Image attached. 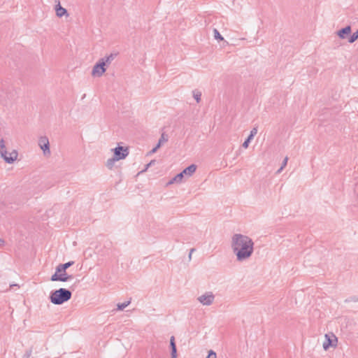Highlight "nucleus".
I'll return each instance as SVG.
<instances>
[{
	"instance_id": "7",
	"label": "nucleus",
	"mask_w": 358,
	"mask_h": 358,
	"mask_svg": "<svg viewBox=\"0 0 358 358\" xmlns=\"http://www.w3.org/2000/svg\"><path fill=\"white\" fill-rule=\"evenodd\" d=\"M61 268L56 267L55 273L51 276L50 280L52 281H61V282H67L71 279H73L72 275H69L66 273V271H61Z\"/></svg>"
},
{
	"instance_id": "17",
	"label": "nucleus",
	"mask_w": 358,
	"mask_h": 358,
	"mask_svg": "<svg viewBox=\"0 0 358 358\" xmlns=\"http://www.w3.org/2000/svg\"><path fill=\"white\" fill-rule=\"evenodd\" d=\"M115 162H117V160L115 159V158L113 157L111 159H108L107 160L106 166H107L108 169H112Z\"/></svg>"
},
{
	"instance_id": "22",
	"label": "nucleus",
	"mask_w": 358,
	"mask_h": 358,
	"mask_svg": "<svg viewBox=\"0 0 358 358\" xmlns=\"http://www.w3.org/2000/svg\"><path fill=\"white\" fill-rule=\"evenodd\" d=\"M213 34H214V38L216 40H220V41L224 40V38L221 36V34H220V32L218 31V30L217 29H213Z\"/></svg>"
},
{
	"instance_id": "3",
	"label": "nucleus",
	"mask_w": 358,
	"mask_h": 358,
	"mask_svg": "<svg viewBox=\"0 0 358 358\" xmlns=\"http://www.w3.org/2000/svg\"><path fill=\"white\" fill-rule=\"evenodd\" d=\"M0 156L8 164H13L17 159L18 152L16 150H7L6 143L3 138L0 140Z\"/></svg>"
},
{
	"instance_id": "24",
	"label": "nucleus",
	"mask_w": 358,
	"mask_h": 358,
	"mask_svg": "<svg viewBox=\"0 0 358 358\" xmlns=\"http://www.w3.org/2000/svg\"><path fill=\"white\" fill-rule=\"evenodd\" d=\"M216 357H217L216 353L213 350H211L208 352V355L207 356L206 358H216Z\"/></svg>"
},
{
	"instance_id": "26",
	"label": "nucleus",
	"mask_w": 358,
	"mask_h": 358,
	"mask_svg": "<svg viewBox=\"0 0 358 358\" xmlns=\"http://www.w3.org/2000/svg\"><path fill=\"white\" fill-rule=\"evenodd\" d=\"M31 350H28L25 352V353L23 355V358H29L31 355Z\"/></svg>"
},
{
	"instance_id": "15",
	"label": "nucleus",
	"mask_w": 358,
	"mask_h": 358,
	"mask_svg": "<svg viewBox=\"0 0 358 358\" xmlns=\"http://www.w3.org/2000/svg\"><path fill=\"white\" fill-rule=\"evenodd\" d=\"M170 347L171 349V358H176L177 350H176V343H175L174 336H171L170 338Z\"/></svg>"
},
{
	"instance_id": "12",
	"label": "nucleus",
	"mask_w": 358,
	"mask_h": 358,
	"mask_svg": "<svg viewBox=\"0 0 358 358\" xmlns=\"http://www.w3.org/2000/svg\"><path fill=\"white\" fill-rule=\"evenodd\" d=\"M168 141V136L164 134L163 133L162 135H161V137L159 140V142L157 144V145L150 151V153H155L157 152V150L162 146V145L166 142Z\"/></svg>"
},
{
	"instance_id": "8",
	"label": "nucleus",
	"mask_w": 358,
	"mask_h": 358,
	"mask_svg": "<svg viewBox=\"0 0 358 358\" xmlns=\"http://www.w3.org/2000/svg\"><path fill=\"white\" fill-rule=\"evenodd\" d=\"M112 151L114 153L113 157L117 161L125 159L129 153V148L127 147H123L120 145H118L114 149H112Z\"/></svg>"
},
{
	"instance_id": "9",
	"label": "nucleus",
	"mask_w": 358,
	"mask_h": 358,
	"mask_svg": "<svg viewBox=\"0 0 358 358\" xmlns=\"http://www.w3.org/2000/svg\"><path fill=\"white\" fill-rule=\"evenodd\" d=\"M38 146L43 151V154L45 157H49L51 155L50 149V142L46 136H41L38 139Z\"/></svg>"
},
{
	"instance_id": "1",
	"label": "nucleus",
	"mask_w": 358,
	"mask_h": 358,
	"mask_svg": "<svg viewBox=\"0 0 358 358\" xmlns=\"http://www.w3.org/2000/svg\"><path fill=\"white\" fill-rule=\"evenodd\" d=\"M254 242L248 236L236 233L231 236L230 246L238 262H245L254 252Z\"/></svg>"
},
{
	"instance_id": "23",
	"label": "nucleus",
	"mask_w": 358,
	"mask_h": 358,
	"mask_svg": "<svg viewBox=\"0 0 358 358\" xmlns=\"http://www.w3.org/2000/svg\"><path fill=\"white\" fill-rule=\"evenodd\" d=\"M253 139L252 137L251 136H249L247 138V139L244 141V143H243L242 146L244 148H248V145H249V143Z\"/></svg>"
},
{
	"instance_id": "11",
	"label": "nucleus",
	"mask_w": 358,
	"mask_h": 358,
	"mask_svg": "<svg viewBox=\"0 0 358 358\" xmlns=\"http://www.w3.org/2000/svg\"><path fill=\"white\" fill-rule=\"evenodd\" d=\"M55 13L56 15L59 17H62L63 16L69 17V15L67 10L60 5L59 1H58V3L55 6Z\"/></svg>"
},
{
	"instance_id": "20",
	"label": "nucleus",
	"mask_w": 358,
	"mask_h": 358,
	"mask_svg": "<svg viewBox=\"0 0 358 358\" xmlns=\"http://www.w3.org/2000/svg\"><path fill=\"white\" fill-rule=\"evenodd\" d=\"M193 96H194V99L196 101V102L199 103L201 101V92L195 90L193 92Z\"/></svg>"
},
{
	"instance_id": "30",
	"label": "nucleus",
	"mask_w": 358,
	"mask_h": 358,
	"mask_svg": "<svg viewBox=\"0 0 358 358\" xmlns=\"http://www.w3.org/2000/svg\"><path fill=\"white\" fill-rule=\"evenodd\" d=\"M189 258L191 259L192 258V253L189 252Z\"/></svg>"
},
{
	"instance_id": "6",
	"label": "nucleus",
	"mask_w": 358,
	"mask_h": 358,
	"mask_svg": "<svg viewBox=\"0 0 358 358\" xmlns=\"http://www.w3.org/2000/svg\"><path fill=\"white\" fill-rule=\"evenodd\" d=\"M215 299V295L210 291L205 292L196 298V300L203 306L212 305Z\"/></svg>"
},
{
	"instance_id": "2",
	"label": "nucleus",
	"mask_w": 358,
	"mask_h": 358,
	"mask_svg": "<svg viewBox=\"0 0 358 358\" xmlns=\"http://www.w3.org/2000/svg\"><path fill=\"white\" fill-rule=\"evenodd\" d=\"M72 296L70 290L65 288H60L50 293V300L55 305H61L68 301Z\"/></svg>"
},
{
	"instance_id": "16",
	"label": "nucleus",
	"mask_w": 358,
	"mask_h": 358,
	"mask_svg": "<svg viewBox=\"0 0 358 358\" xmlns=\"http://www.w3.org/2000/svg\"><path fill=\"white\" fill-rule=\"evenodd\" d=\"M73 262H69L67 263H65V264H60L57 266L58 268H61V271H64V270L66 271V269L68 268H69L71 266H72L73 264Z\"/></svg>"
},
{
	"instance_id": "29",
	"label": "nucleus",
	"mask_w": 358,
	"mask_h": 358,
	"mask_svg": "<svg viewBox=\"0 0 358 358\" xmlns=\"http://www.w3.org/2000/svg\"><path fill=\"white\" fill-rule=\"evenodd\" d=\"M194 248H192V249L190 250V252H191L192 254V253H194Z\"/></svg>"
},
{
	"instance_id": "18",
	"label": "nucleus",
	"mask_w": 358,
	"mask_h": 358,
	"mask_svg": "<svg viewBox=\"0 0 358 358\" xmlns=\"http://www.w3.org/2000/svg\"><path fill=\"white\" fill-rule=\"evenodd\" d=\"M358 38V30H357L355 32H354L350 37L348 38V42L350 43H354L355 41H357Z\"/></svg>"
},
{
	"instance_id": "5",
	"label": "nucleus",
	"mask_w": 358,
	"mask_h": 358,
	"mask_svg": "<svg viewBox=\"0 0 358 358\" xmlns=\"http://www.w3.org/2000/svg\"><path fill=\"white\" fill-rule=\"evenodd\" d=\"M338 340L333 332H329L324 335V341L322 343V348L324 351L329 350V348H336L338 346Z\"/></svg>"
},
{
	"instance_id": "21",
	"label": "nucleus",
	"mask_w": 358,
	"mask_h": 358,
	"mask_svg": "<svg viewBox=\"0 0 358 358\" xmlns=\"http://www.w3.org/2000/svg\"><path fill=\"white\" fill-rule=\"evenodd\" d=\"M288 162V157H285L282 161V165L280 168L277 171V173H280L284 169V168L287 166Z\"/></svg>"
},
{
	"instance_id": "28",
	"label": "nucleus",
	"mask_w": 358,
	"mask_h": 358,
	"mask_svg": "<svg viewBox=\"0 0 358 358\" xmlns=\"http://www.w3.org/2000/svg\"><path fill=\"white\" fill-rule=\"evenodd\" d=\"M4 244V241L3 239L0 238V246L3 245Z\"/></svg>"
},
{
	"instance_id": "4",
	"label": "nucleus",
	"mask_w": 358,
	"mask_h": 358,
	"mask_svg": "<svg viewBox=\"0 0 358 358\" xmlns=\"http://www.w3.org/2000/svg\"><path fill=\"white\" fill-rule=\"evenodd\" d=\"M196 166L195 164H191L190 166L185 168L181 173L177 174L171 180H170L167 182L166 186L171 185L174 183H181L185 176L187 178L191 177L196 172Z\"/></svg>"
},
{
	"instance_id": "19",
	"label": "nucleus",
	"mask_w": 358,
	"mask_h": 358,
	"mask_svg": "<svg viewBox=\"0 0 358 358\" xmlns=\"http://www.w3.org/2000/svg\"><path fill=\"white\" fill-rule=\"evenodd\" d=\"M130 303V301H126L122 303H118L117 305V309L118 310H123L126 307H127Z\"/></svg>"
},
{
	"instance_id": "14",
	"label": "nucleus",
	"mask_w": 358,
	"mask_h": 358,
	"mask_svg": "<svg viewBox=\"0 0 358 358\" xmlns=\"http://www.w3.org/2000/svg\"><path fill=\"white\" fill-rule=\"evenodd\" d=\"M115 57L116 54L111 53L109 55L100 59L99 61L101 62H103L105 66H108L111 64Z\"/></svg>"
},
{
	"instance_id": "13",
	"label": "nucleus",
	"mask_w": 358,
	"mask_h": 358,
	"mask_svg": "<svg viewBox=\"0 0 358 358\" xmlns=\"http://www.w3.org/2000/svg\"><path fill=\"white\" fill-rule=\"evenodd\" d=\"M350 33H351V27L347 26L345 28L340 29L337 32V35L340 38L344 39L346 38V36L350 34Z\"/></svg>"
},
{
	"instance_id": "25",
	"label": "nucleus",
	"mask_w": 358,
	"mask_h": 358,
	"mask_svg": "<svg viewBox=\"0 0 358 358\" xmlns=\"http://www.w3.org/2000/svg\"><path fill=\"white\" fill-rule=\"evenodd\" d=\"M257 134V127H254L251 131H250V134L249 135V136H251L252 138H254V136Z\"/></svg>"
},
{
	"instance_id": "10",
	"label": "nucleus",
	"mask_w": 358,
	"mask_h": 358,
	"mask_svg": "<svg viewBox=\"0 0 358 358\" xmlns=\"http://www.w3.org/2000/svg\"><path fill=\"white\" fill-rule=\"evenodd\" d=\"M103 62H99L93 66L92 70V76L93 77H101L106 72V69Z\"/></svg>"
},
{
	"instance_id": "27",
	"label": "nucleus",
	"mask_w": 358,
	"mask_h": 358,
	"mask_svg": "<svg viewBox=\"0 0 358 358\" xmlns=\"http://www.w3.org/2000/svg\"><path fill=\"white\" fill-rule=\"evenodd\" d=\"M154 162H155V161H154V160L151 161L149 164H148L145 166V169H144V170H143L141 172H145V171H146L148 170V169L149 168V166H150V165H152V164H154Z\"/></svg>"
}]
</instances>
